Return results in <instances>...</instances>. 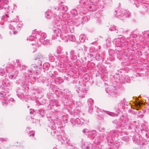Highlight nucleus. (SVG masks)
I'll use <instances>...</instances> for the list:
<instances>
[{
    "mask_svg": "<svg viewBox=\"0 0 149 149\" xmlns=\"http://www.w3.org/2000/svg\"><path fill=\"white\" fill-rule=\"evenodd\" d=\"M43 59L42 56L41 55H38L33 61V62L36 64H31L29 68L25 65H22V68L24 71L23 72L24 75L27 78L29 75L33 74L38 68L37 64L40 66L42 65V61Z\"/></svg>",
    "mask_w": 149,
    "mask_h": 149,
    "instance_id": "obj_1",
    "label": "nucleus"
},
{
    "mask_svg": "<svg viewBox=\"0 0 149 149\" xmlns=\"http://www.w3.org/2000/svg\"><path fill=\"white\" fill-rule=\"evenodd\" d=\"M53 127V129L51 132V134L52 136L56 137V136H59L58 138V140L61 142V144H69V139L68 137L66 135H63V137L60 136V135H61L60 132L62 131V130L59 129V131L57 130H55L54 129H56L55 127L54 126Z\"/></svg>",
    "mask_w": 149,
    "mask_h": 149,
    "instance_id": "obj_2",
    "label": "nucleus"
},
{
    "mask_svg": "<svg viewBox=\"0 0 149 149\" xmlns=\"http://www.w3.org/2000/svg\"><path fill=\"white\" fill-rule=\"evenodd\" d=\"M114 14L117 18L123 20L126 17H129L131 15V13L128 10H123L119 11H115Z\"/></svg>",
    "mask_w": 149,
    "mask_h": 149,
    "instance_id": "obj_3",
    "label": "nucleus"
},
{
    "mask_svg": "<svg viewBox=\"0 0 149 149\" xmlns=\"http://www.w3.org/2000/svg\"><path fill=\"white\" fill-rule=\"evenodd\" d=\"M61 28H62V26L60 25H55L52 28L54 33L52 37V40L56 39L57 37L59 36H61V37L62 36L61 34Z\"/></svg>",
    "mask_w": 149,
    "mask_h": 149,
    "instance_id": "obj_4",
    "label": "nucleus"
},
{
    "mask_svg": "<svg viewBox=\"0 0 149 149\" xmlns=\"http://www.w3.org/2000/svg\"><path fill=\"white\" fill-rule=\"evenodd\" d=\"M16 26L18 28H20L22 27V25L21 23L18 22H11L9 26V28L11 30L9 32L10 34L11 35L13 34L15 35L17 33V32L15 30V27Z\"/></svg>",
    "mask_w": 149,
    "mask_h": 149,
    "instance_id": "obj_5",
    "label": "nucleus"
},
{
    "mask_svg": "<svg viewBox=\"0 0 149 149\" xmlns=\"http://www.w3.org/2000/svg\"><path fill=\"white\" fill-rule=\"evenodd\" d=\"M36 38L37 39V44L38 45H41L42 44L44 45V42L45 40L47 35L46 33H42L39 34H36Z\"/></svg>",
    "mask_w": 149,
    "mask_h": 149,
    "instance_id": "obj_6",
    "label": "nucleus"
},
{
    "mask_svg": "<svg viewBox=\"0 0 149 149\" xmlns=\"http://www.w3.org/2000/svg\"><path fill=\"white\" fill-rule=\"evenodd\" d=\"M80 4H83L82 6L87 8L88 10H90L93 11V10L92 9L94 6H91L89 2V0H81L79 2Z\"/></svg>",
    "mask_w": 149,
    "mask_h": 149,
    "instance_id": "obj_7",
    "label": "nucleus"
},
{
    "mask_svg": "<svg viewBox=\"0 0 149 149\" xmlns=\"http://www.w3.org/2000/svg\"><path fill=\"white\" fill-rule=\"evenodd\" d=\"M14 63V64H13V65L10 68V69L14 70L16 71V72H17V71L19 72V70H23L22 68V66H21V64L19 60H17Z\"/></svg>",
    "mask_w": 149,
    "mask_h": 149,
    "instance_id": "obj_8",
    "label": "nucleus"
},
{
    "mask_svg": "<svg viewBox=\"0 0 149 149\" xmlns=\"http://www.w3.org/2000/svg\"><path fill=\"white\" fill-rule=\"evenodd\" d=\"M102 138L101 136H99V138L97 137L95 139V141H93L95 143L96 147L97 149H102Z\"/></svg>",
    "mask_w": 149,
    "mask_h": 149,
    "instance_id": "obj_9",
    "label": "nucleus"
},
{
    "mask_svg": "<svg viewBox=\"0 0 149 149\" xmlns=\"http://www.w3.org/2000/svg\"><path fill=\"white\" fill-rule=\"evenodd\" d=\"M116 88L113 86H109L106 88L105 89L106 92L111 96L114 95V91L115 90Z\"/></svg>",
    "mask_w": 149,
    "mask_h": 149,
    "instance_id": "obj_10",
    "label": "nucleus"
},
{
    "mask_svg": "<svg viewBox=\"0 0 149 149\" xmlns=\"http://www.w3.org/2000/svg\"><path fill=\"white\" fill-rule=\"evenodd\" d=\"M6 70L7 72L10 73L8 74L9 77L10 79H15V78L17 75V73L18 72L17 71L16 72V71H15V74L14 75L12 74L11 73L14 72L15 71L10 69V68H8Z\"/></svg>",
    "mask_w": 149,
    "mask_h": 149,
    "instance_id": "obj_11",
    "label": "nucleus"
},
{
    "mask_svg": "<svg viewBox=\"0 0 149 149\" xmlns=\"http://www.w3.org/2000/svg\"><path fill=\"white\" fill-rule=\"evenodd\" d=\"M82 148L84 149H95V146H93L89 142L84 143L82 145Z\"/></svg>",
    "mask_w": 149,
    "mask_h": 149,
    "instance_id": "obj_12",
    "label": "nucleus"
},
{
    "mask_svg": "<svg viewBox=\"0 0 149 149\" xmlns=\"http://www.w3.org/2000/svg\"><path fill=\"white\" fill-rule=\"evenodd\" d=\"M35 34H36V33H33L32 34L31 36H30L27 39V40H29L30 41H34L35 42L34 43H32V44H35V45H36V44L37 43L36 42V41H37V39L36 38V36H35Z\"/></svg>",
    "mask_w": 149,
    "mask_h": 149,
    "instance_id": "obj_13",
    "label": "nucleus"
},
{
    "mask_svg": "<svg viewBox=\"0 0 149 149\" xmlns=\"http://www.w3.org/2000/svg\"><path fill=\"white\" fill-rule=\"evenodd\" d=\"M113 123L116 125L117 127H120L123 125V122L121 119L115 120L113 121Z\"/></svg>",
    "mask_w": 149,
    "mask_h": 149,
    "instance_id": "obj_14",
    "label": "nucleus"
},
{
    "mask_svg": "<svg viewBox=\"0 0 149 149\" xmlns=\"http://www.w3.org/2000/svg\"><path fill=\"white\" fill-rule=\"evenodd\" d=\"M96 132L95 130L89 132L88 134V137L90 139H94L96 136Z\"/></svg>",
    "mask_w": 149,
    "mask_h": 149,
    "instance_id": "obj_15",
    "label": "nucleus"
},
{
    "mask_svg": "<svg viewBox=\"0 0 149 149\" xmlns=\"http://www.w3.org/2000/svg\"><path fill=\"white\" fill-rule=\"evenodd\" d=\"M24 90L22 89H19L17 92V95L18 97L21 99L23 98L24 97L23 93H24Z\"/></svg>",
    "mask_w": 149,
    "mask_h": 149,
    "instance_id": "obj_16",
    "label": "nucleus"
},
{
    "mask_svg": "<svg viewBox=\"0 0 149 149\" xmlns=\"http://www.w3.org/2000/svg\"><path fill=\"white\" fill-rule=\"evenodd\" d=\"M97 119L100 120L102 121V112L100 109H98V108H97Z\"/></svg>",
    "mask_w": 149,
    "mask_h": 149,
    "instance_id": "obj_17",
    "label": "nucleus"
},
{
    "mask_svg": "<svg viewBox=\"0 0 149 149\" xmlns=\"http://www.w3.org/2000/svg\"><path fill=\"white\" fill-rule=\"evenodd\" d=\"M70 121L71 123L72 124H74V125H75L76 123L77 124H81L80 119L78 118H76L75 119L73 118L71 119Z\"/></svg>",
    "mask_w": 149,
    "mask_h": 149,
    "instance_id": "obj_18",
    "label": "nucleus"
},
{
    "mask_svg": "<svg viewBox=\"0 0 149 149\" xmlns=\"http://www.w3.org/2000/svg\"><path fill=\"white\" fill-rule=\"evenodd\" d=\"M127 31V30L124 31V29L122 28H119L118 29L116 30V33L119 36H122V34H123L125 32H126Z\"/></svg>",
    "mask_w": 149,
    "mask_h": 149,
    "instance_id": "obj_19",
    "label": "nucleus"
},
{
    "mask_svg": "<svg viewBox=\"0 0 149 149\" xmlns=\"http://www.w3.org/2000/svg\"><path fill=\"white\" fill-rule=\"evenodd\" d=\"M122 79L123 80L124 79V81H121V80L120 81V83L122 84H125V82L127 83H129L130 82V77L128 76H125V77L122 78Z\"/></svg>",
    "mask_w": 149,
    "mask_h": 149,
    "instance_id": "obj_20",
    "label": "nucleus"
},
{
    "mask_svg": "<svg viewBox=\"0 0 149 149\" xmlns=\"http://www.w3.org/2000/svg\"><path fill=\"white\" fill-rule=\"evenodd\" d=\"M108 144L109 146H112L113 145V141L112 137L111 138H108L107 139Z\"/></svg>",
    "mask_w": 149,
    "mask_h": 149,
    "instance_id": "obj_21",
    "label": "nucleus"
},
{
    "mask_svg": "<svg viewBox=\"0 0 149 149\" xmlns=\"http://www.w3.org/2000/svg\"><path fill=\"white\" fill-rule=\"evenodd\" d=\"M86 39V37L84 35L82 34L80 35L79 36V40L81 42H84Z\"/></svg>",
    "mask_w": 149,
    "mask_h": 149,
    "instance_id": "obj_22",
    "label": "nucleus"
},
{
    "mask_svg": "<svg viewBox=\"0 0 149 149\" xmlns=\"http://www.w3.org/2000/svg\"><path fill=\"white\" fill-rule=\"evenodd\" d=\"M82 19L84 22H87L89 19V16H84L82 17Z\"/></svg>",
    "mask_w": 149,
    "mask_h": 149,
    "instance_id": "obj_23",
    "label": "nucleus"
},
{
    "mask_svg": "<svg viewBox=\"0 0 149 149\" xmlns=\"http://www.w3.org/2000/svg\"><path fill=\"white\" fill-rule=\"evenodd\" d=\"M49 10L48 11H47L46 12V14H45V16L47 19H49V17H50V16H51L52 13L50 11L49 12Z\"/></svg>",
    "mask_w": 149,
    "mask_h": 149,
    "instance_id": "obj_24",
    "label": "nucleus"
},
{
    "mask_svg": "<svg viewBox=\"0 0 149 149\" xmlns=\"http://www.w3.org/2000/svg\"><path fill=\"white\" fill-rule=\"evenodd\" d=\"M49 66V64L47 63H45L43 65V68L45 70H47L48 69Z\"/></svg>",
    "mask_w": 149,
    "mask_h": 149,
    "instance_id": "obj_25",
    "label": "nucleus"
},
{
    "mask_svg": "<svg viewBox=\"0 0 149 149\" xmlns=\"http://www.w3.org/2000/svg\"><path fill=\"white\" fill-rule=\"evenodd\" d=\"M88 105H92L94 103V101L91 98H89L88 100Z\"/></svg>",
    "mask_w": 149,
    "mask_h": 149,
    "instance_id": "obj_26",
    "label": "nucleus"
},
{
    "mask_svg": "<svg viewBox=\"0 0 149 149\" xmlns=\"http://www.w3.org/2000/svg\"><path fill=\"white\" fill-rule=\"evenodd\" d=\"M38 113H39L42 117H43L45 114V111L42 109H40L38 111Z\"/></svg>",
    "mask_w": 149,
    "mask_h": 149,
    "instance_id": "obj_27",
    "label": "nucleus"
},
{
    "mask_svg": "<svg viewBox=\"0 0 149 149\" xmlns=\"http://www.w3.org/2000/svg\"><path fill=\"white\" fill-rule=\"evenodd\" d=\"M60 9H61L63 13L66 11L67 9V7L63 6H61Z\"/></svg>",
    "mask_w": 149,
    "mask_h": 149,
    "instance_id": "obj_28",
    "label": "nucleus"
},
{
    "mask_svg": "<svg viewBox=\"0 0 149 149\" xmlns=\"http://www.w3.org/2000/svg\"><path fill=\"white\" fill-rule=\"evenodd\" d=\"M29 135L31 136H33L35 134V131H30L28 133Z\"/></svg>",
    "mask_w": 149,
    "mask_h": 149,
    "instance_id": "obj_29",
    "label": "nucleus"
},
{
    "mask_svg": "<svg viewBox=\"0 0 149 149\" xmlns=\"http://www.w3.org/2000/svg\"><path fill=\"white\" fill-rule=\"evenodd\" d=\"M102 16L100 17H99L98 18V19L97 20V22L99 25L101 24V22H102Z\"/></svg>",
    "mask_w": 149,
    "mask_h": 149,
    "instance_id": "obj_30",
    "label": "nucleus"
},
{
    "mask_svg": "<svg viewBox=\"0 0 149 149\" xmlns=\"http://www.w3.org/2000/svg\"><path fill=\"white\" fill-rule=\"evenodd\" d=\"M109 55L111 56H113L114 54L115 53L114 51H113L111 50H109Z\"/></svg>",
    "mask_w": 149,
    "mask_h": 149,
    "instance_id": "obj_31",
    "label": "nucleus"
},
{
    "mask_svg": "<svg viewBox=\"0 0 149 149\" xmlns=\"http://www.w3.org/2000/svg\"><path fill=\"white\" fill-rule=\"evenodd\" d=\"M8 102L9 101L8 99L5 100L4 102H2L3 105L4 106L7 105Z\"/></svg>",
    "mask_w": 149,
    "mask_h": 149,
    "instance_id": "obj_32",
    "label": "nucleus"
},
{
    "mask_svg": "<svg viewBox=\"0 0 149 149\" xmlns=\"http://www.w3.org/2000/svg\"><path fill=\"white\" fill-rule=\"evenodd\" d=\"M99 1V0H89V2L91 4H92L91 6L93 5L92 3H96Z\"/></svg>",
    "mask_w": 149,
    "mask_h": 149,
    "instance_id": "obj_33",
    "label": "nucleus"
},
{
    "mask_svg": "<svg viewBox=\"0 0 149 149\" xmlns=\"http://www.w3.org/2000/svg\"><path fill=\"white\" fill-rule=\"evenodd\" d=\"M109 112H107V113H108ZM108 115H110V116H117L118 114H115V113H113V112H109V113L108 114Z\"/></svg>",
    "mask_w": 149,
    "mask_h": 149,
    "instance_id": "obj_34",
    "label": "nucleus"
},
{
    "mask_svg": "<svg viewBox=\"0 0 149 149\" xmlns=\"http://www.w3.org/2000/svg\"><path fill=\"white\" fill-rule=\"evenodd\" d=\"M122 78H123V77H121V78H119L118 79V78H117V79L115 81V82H118L120 83V81L121 80V81H124V79L123 80L122 79Z\"/></svg>",
    "mask_w": 149,
    "mask_h": 149,
    "instance_id": "obj_35",
    "label": "nucleus"
},
{
    "mask_svg": "<svg viewBox=\"0 0 149 149\" xmlns=\"http://www.w3.org/2000/svg\"><path fill=\"white\" fill-rule=\"evenodd\" d=\"M6 95L5 92L3 91H1L0 92V96L1 97H3Z\"/></svg>",
    "mask_w": 149,
    "mask_h": 149,
    "instance_id": "obj_36",
    "label": "nucleus"
},
{
    "mask_svg": "<svg viewBox=\"0 0 149 149\" xmlns=\"http://www.w3.org/2000/svg\"><path fill=\"white\" fill-rule=\"evenodd\" d=\"M70 38L72 40V41H74L75 40V36L74 35H71L70 36Z\"/></svg>",
    "mask_w": 149,
    "mask_h": 149,
    "instance_id": "obj_37",
    "label": "nucleus"
},
{
    "mask_svg": "<svg viewBox=\"0 0 149 149\" xmlns=\"http://www.w3.org/2000/svg\"><path fill=\"white\" fill-rule=\"evenodd\" d=\"M76 53L75 52L74 50H72L70 52V55L71 56H74V55H75V54H76Z\"/></svg>",
    "mask_w": 149,
    "mask_h": 149,
    "instance_id": "obj_38",
    "label": "nucleus"
},
{
    "mask_svg": "<svg viewBox=\"0 0 149 149\" xmlns=\"http://www.w3.org/2000/svg\"><path fill=\"white\" fill-rule=\"evenodd\" d=\"M5 72L3 69H1L0 70V75L3 76L4 75Z\"/></svg>",
    "mask_w": 149,
    "mask_h": 149,
    "instance_id": "obj_39",
    "label": "nucleus"
},
{
    "mask_svg": "<svg viewBox=\"0 0 149 149\" xmlns=\"http://www.w3.org/2000/svg\"><path fill=\"white\" fill-rule=\"evenodd\" d=\"M109 30L110 31H115V32L116 31V29L115 27H111L109 29Z\"/></svg>",
    "mask_w": 149,
    "mask_h": 149,
    "instance_id": "obj_40",
    "label": "nucleus"
},
{
    "mask_svg": "<svg viewBox=\"0 0 149 149\" xmlns=\"http://www.w3.org/2000/svg\"><path fill=\"white\" fill-rule=\"evenodd\" d=\"M93 110V109L92 105L90 106L88 109V111L90 113Z\"/></svg>",
    "mask_w": 149,
    "mask_h": 149,
    "instance_id": "obj_41",
    "label": "nucleus"
},
{
    "mask_svg": "<svg viewBox=\"0 0 149 149\" xmlns=\"http://www.w3.org/2000/svg\"><path fill=\"white\" fill-rule=\"evenodd\" d=\"M71 58L73 60H76L77 59V57L76 56L74 55V56H71Z\"/></svg>",
    "mask_w": 149,
    "mask_h": 149,
    "instance_id": "obj_42",
    "label": "nucleus"
},
{
    "mask_svg": "<svg viewBox=\"0 0 149 149\" xmlns=\"http://www.w3.org/2000/svg\"><path fill=\"white\" fill-rule=\"evenodd\" d=\"M136 109L137 110H139L140 108V106L139 105V104L137 103V104H136Z\"/></svg>",
    "mask_w": 149,
    "mask_h": 149,
    "instance_id": "obj_43",
    "label": "nucleus"
},
{
    "mask_svg": "<svg viewBox=\"0 0 149 149\" xmlns=\"http://www.w3.org/2000/svg\"><path fill=\"white\" fill-rule=\"evenodd\" d=\"M88 130L87 129H84L82 130V132L84 133H86L88 132Z\"/></svg>",
    "mask_w": 149,
    "mask_h": 149,
    "instance_id": "obj_44",
    "label": "nucleus"
},
{
    "mask_svg": "<svg viewBox=\"0 0 149 149\" xmlns=\"http://www.w3.org/2000/svg\"><path fill=\"white\" fill-rule=\"evenodd\" d=\"M81 92L82 93V94H84L85 93H86V91L85 89H83L82 91H81Z\"/></svg>",
    "mask_w": 149,
    "mask_h": 149,
    "instance_id": "obj_45",
    "label": "nucleus"
},
{
    "mask_svg": "<svg viewBox=\"0 0 149 149\" xmlns=\"http://www.w3.org/2000/svg\"><path fill=\"white\" fill-rule=\"evenodd\" d=\"M34 111L33 109L31 110L30 111V113L31 114H34Z\"/></svg>",
    "mask_w": 149,
    "mask_h": 149,
    "instance_id": "obj_46",
    "label": "nucleus"
},
{
    "mask_svg": "<svg viewBox=\"0 0 149 149\" xmlns=\"http://www.w3.org/2000/svg\"><path fill=\"white\" fill-rule=\"evenodd\" d=\"M97 85L98 86H100L102 85V83H100V82H97Z\"/></svg>",
    "mask_w": 149,
    "mask_h": 149,
    "instance_id": "obj_47",
    "label": "nucleus"
},
{
    "mask_svg": "<svg viewBox=\"0 0 149 149\" xmlns=\"http://www.w3.org/2000/svg\"><path fill=\"white\" fill-rule=\"evenodd\" d=\"M119 77V76L118 75V74H116V75H115L114 76V78H115L116 77Z\"/></svg>",
    "mask_w": 149,
    "mask_h": 149,
    "instance_id": "obj_48",
    "label": "nucleus"
},
{
    "mask_svg": "<svg viewBox=\"0 0 149 149\" xmlns=\"http://www.w3.org/2000/svg\"><path fill=\"white\" fill-rule=\"evenodd\" d=\"M13 99L12 98H10V100L13 101Z\"/></svg>",
    "mask_w": 149,
    "mask_h": 149,
    "instance_id": "obj_49",
    "label": "nucleus"
},
{
    "mask_svg": "<svg viewBox=\"0 0 149 149\" xmlns=\"http://www.w3.org/2000/svg\"><path fill=\"white\" fill-rule=\"evenodd\" d=\"M30 129V127H27L26 128V129L27 130L28 129L29 130Z\"/></svg>",
    "mask_w": 149,
    "mask_h": 149,
    "instance_id": "obj_50",
    "label": "nucleus"
},
{
    "mask_svg": "<svg viewBox=\"0 0 149 149\" xmlns=\"http://www.w3.org/2000/svg\"><path fill=\"white\" fill-rule=\"evenodd\" d=\"M84 47L85 48V49H84L85 50V49H86L85 48H86V46H85V45H84Z\"/></svg>",
    "mask_w": 149,
    "mask_h": 149,
    "instance_id": "obj_51",
    "label": "nucleus"
},
{
    "mask_svg": "<svg viewBox=\"0 0 149 149\" xmlns=\"http://www.w3.org/2000/svg\"><path fill=\"white\" fill-rule=\"evenodd\" d=\"M6 15L7 17H9V16H8V14H6Z\"/></svg>",
    "mask_w": 149,
    "mask_h": 149,
    "instance_id": "obj_52",
    "label": "nucleus"
},
{
    "mask_svg": "<svg viewBox=\"0 0 149 149\" xmlns=\"http://www.w3.org/2000/svg\"><path fill=\"white\" fill-rule=\"evenodd\" d=\"M103 73H104V72H103ZM105 74H104V75H106V76H107V75H106V74H107V72H105Z\"/></svg>",
    "mask_w": 149,
    "mask_h": 149,
    "instance_id": "obj_53",
    "label": "nucleus"
},
{
    "mask_svg": "<svg viewBox=\"0 0 149 149\" xmlns=\"http://www.w3.org/2000/svg\"><path fill=\"white\" fill-rule=\"evenodd\" d=\"M77 56H78V57H79V53H78V54H77Z\"/></svg>",
    "mask_w": 149,
    "mask_h": 149,
    "instance_id": "obj_54",
    "label": "nucleus"
},
{
    "mask_svg": "<svg viewBox=\"0 0 149 149\" xmlns=\"http://www.w3.org/2000/svg\"><path fill=\"white\" fill-rule=\"evenodd\" d=\"M1 87H2V85H1V86L0 87V88H1Z\"/></svg>",
    "mask_w": 149,
    "mask_h": 149,
    "instance_id": "obj_55",
    "label": "nucleus"
},
{
    "mask_svg": "<svg viewBox=\"0 0 149 149\" xmlns=\"http://www.w3.org/2000/svg\"><path fill=\"white\" fill-rule=\"evenodd\" d=\"M82 97H83V98H84V96H82Z\"/></svg>",
    "mask_w": 149,
    "mask_h": 149,
    "instance_id": "obj_56",
    "label": "nucleus"
},
{
    "mask_svg": "<svg viewBox=\"0 0 149 149\" xmlns=\"http://www.w3.org/2000/svg\"><path fill=\"white\" fill-rule=\"evenodd\" d=\"M1 38V35H0V38Z\"/></svg>",
    "mask_w": 149,
    "mask_h": 149,
    "instance_id": "obj_57",
    "label": "nucleus"
},
{
    "mask_svg": "<svg viewBox=\"0 0 149 149\" xmlns=\"http://www.w3.org/2000/svg\"><path fill=\"white\" fill-rule=\"evenodd\" d=\"M36 49L35 48V51H36Z\"/></svg>",
    "mask_w": 149,
    "mask_h": 149,
    "instance_id": "obj_58",
    "label": "nucleus"
},
{
    "mask_svg": "<svg viewBox=\"0 0 149 149\" xmlns=\"http://www.w3.org/2000/svg\"><path fill=\"white\" fill-rule=\"evenodd\" d=\"M35 51H33V52H35Z\"/></svg>",
    "mask_w": 149,
    "mask_h": 149,
    "instance_id": "obj_59",
    "label": "nucleus"
},
{
    "mask_svg": "<svg viewBox=\"0 0 149 149\" xmlns=\"http://www.w3.org/2000/svg\"><path fill=\"white\" fill-rule=\"evenodd\" d=\"M1 81L0 80V84H1Z\"/></svg>",
    "mask_w": 149,
    "mask_h": 149,
    "instance_id": "obj_60",
    "label": "nucleus"
},
{
    "mask_svg": "<svg viewBox=\"0 0 149 149\" xmlns=\"http://www.w3.org/2000/svg\"><path fill=\"white\" fill-rule=\"evenodd\" d=\"M2 86H3V84H2Z\"/></svg>",
    "mask_w": 149,
    "mask_h": 149,
    "instance_id": "obj_61",
    "label": "nucleus"
},
{
    "mask_svg": "<svg viewBox=\"0 0 149 149\" xmlns=\"http://www.w3.org/2000/svg\"><path fill=\"white\" fill-rule=\"evenodd\" d=\"M78 93H79V92H78Z\"/></svg>",
    "mask_w": 149,
    "mask_h": 149,
    "instance_id": "obj_62",
    "label": "nucleus"
},
{
    "mask_svg": "<svg viewBox=\"0 0 149 149\" xmlns=\"http://www.w3.org/2000/svg\"><path fill=\"white\" fill-rule=\"evenodd\" d=\"M104 112L105 113H107V112Z\"/></svg>",
    "mask_w": 149,
    "mask_h": 149,
    "instance_id": "obj_63",
    "label": "nucleus"
}]
</instances>
